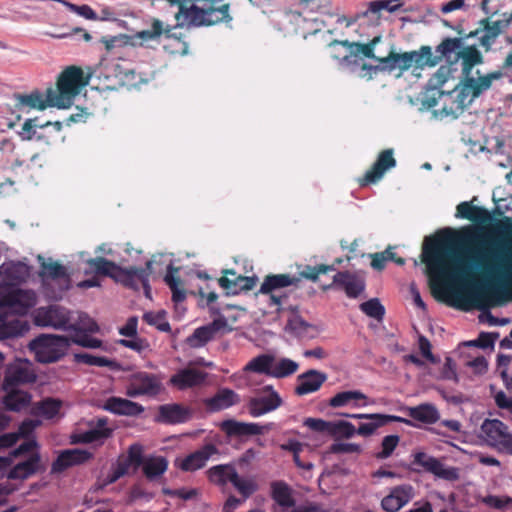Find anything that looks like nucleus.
I'll use <instances>...</instances> for the list:
<instances>
[{"label": "nucleus", "mask_w": 512, "mask_h": 512, "mask_svg": "<svg viewBox=\"0 0 512 512\" xmlns=\"http://www.w3.org/2000/svg\"><path fill=\"white\" fill-rule=\"evenodd\" d=\"M391 422H404L408 425L411 424L410 420L404 419L400 416L372 413L366 418V422L359 424L356 428V433L362 437L372 436L379 428Z\"/></svg>", "instance_id": "25"}, {"label": "nucleus", "mask_w": 512, "mask_h": 512, "mask_svg": "<svg viewBox=\"0 0 512 512\" xmlns=\"http://www.w3.org/2000/svg\"><path fill=\"white\" fill-rule=\"evenodd\" d=\"M112 429H90L78 435L77 439L73 442L79 443H93L99 440L107 439L112 435Z\"/></svg>", "instance_id": "56"}, {"label": "nucleus", "mask_w": 512, "mask_h": 512, "mask_svg": "<svg viewBox=\"0 0 512 512\" xmlns=\"http://www.w3.org/2000/svg\"><path fill=\"white\" fill-rule=\"evenodd\" d=\"M367 400V396L359 390L342 391L334 395L329 400V406L333 408L352 406L361 407L366 403L359 404L358 401Z\"/></svg>", "instance_id": "35"}, {"label": "nucleus", "mask_w": 512, "mask_h": 512, "mask_svg": "<svg viewBox=\"0 0 512 512\" xmlns=\"http://www.w3.org/2000/svg\"><path fill=\"white\" fill-rule=\"evenodd\" d=\"M93 457V454L83 449H67L60 452L53 461L51 471L53 473H62L70 467L86 463Z\"/></svg>", "instance_id": "23"}, {"label": "nucleus", "mask_w": 512, "mask_h": 512, "mask_svg": "<svg viewBox=\"0 0 512 512\" xmlns=\"http://www.w3.org/2000/svg\"><path fill=\"white\" fill-rule=\"evenodd\" d=\"M377 61L389 70L399 68L405 71L412 67V54L410 52L396 53L395 51H390L386 57L377 58Z\"/></svg>", "instance_id": "37"}, {"label": "nucleus", "mask_w": 512, "mask_h": 512, "mask_svg": "<svg viewBox=\"0 0 512 512\" xmlns=\"http://www.w3.org/2000/svg\"><path fill=\"white\" fill-rule=\"evenodd\" d=\"M455 31L459 34V37H446L444 38L435 48V55L438 64L445 60L450 65H454L460 61V53L464 48V40L468 39V34L463 33V29L458 26Z\"/></svg>", "instance_id": "15"}, {"label": "nucleus", "mask_w": 512, "mask_h": 512, "mask_svg": "<svg viewBox=\"0 0 512 512\" xmlns=\"http://www.w3.org/2000/svg\"><path fill=\"white\" fill-rule=\"evenodd\" d=\"M239 396L228 388L220 389L213 397L204 399L203 403L209 412H218L232 407L239 402Z\"/></svg>", "instance_id": "31"}, {"label": "nucleus", "mask_w": 512, "mask_h": 512, "mask_svg": "<svg viewBox=\"0 0 512 512\" xmlns=\"http://www.w3.org/2000/svg\"><path fill=\"white\" fill-rule=\"evenodd\" d=\"M381 41V35H373L372 38L367 43L361 42H350L349 40H333L330 42V46L335 49L338 46H343L347 49V54H345L342 59L346 64H356V57L362 55L365 58L374 59L377 61V58L374 54L375 46Z\"/></svg>", "instance_id": "12"}, {"label": "nucleus", "mask_w": 512, "mask_h": 512, "mask_svg": "<svg viewBox=\"0 0 512 512\" xmlns=\"http://www.w3.org/2000/svg\"><path fill=\"white\" fill-rule=\"evenodd\" d=\"M412 54V66L424 69L425 67H435L438 65L436 55L432 52L430 46H421L418 51H410Z\"/></svg>", "instance_id": "43"}, {"label": "nucleus", "mask_w": 512, "mask_h": 512, "mask_svg": "<svg viewBox=\"0 0 512 512\" xmlns=\"http://www.w3.org/2000/svg\"><path fill=\"white\" fill-rule=\"evenodd\" d=\"M36 303L33 291L15 287L0 289V308H8L13 312L24 315Z\"/></svg>", "instance_id": "11"}, {"label": "nucleus", "mask_w": 512, "mask_h": 512, "mask_svg": "<svg viewBox=\"0 0 512 512\" xmlns=\"http://www.w3.org/2000/svg\"><path fill=\"white\" fill-rule=\"evenodd\" d=\"M400 437L398 435H387L381 442V451L376 453L377 459H387L392 455L398 446Z\"/></svg>", "instance_id": "61"}, {"label": "nucleus", "mask_w": 512, "mask_h": 512, "mask_svg": "<svg viewBox=\"0 0 512 512\" xmlns=\"http://www.w3.org/2000/svg\"><path fill=\"white\" fill-rule=\"evenodd\" d=\"M300 278L291 276L289 274H269L264 278L262 282L259 293L264 295H270V299L275 305H280L282 303V296L274 295L273 293L282 288H286L289 286H296Z\"/></svg>", "instance_id": "17"}, {"label": "nucleus", "mask_w": 512, "mask_h": 512, "mask_svg": "<svg viewBox=\"0 0 512 512\" xmlns=\"http://www.w3.org/2000/svg\"><path fill=\"white\" fill-rule=\"evenodd\" d=\"M396 166V159L394 158V150L392 148L382 150L376 161L369 170L358 179L361 187L368 186L369 184L377 183L382 179L386 171Z\"/></svg>", "instance_id": "16"}, {"label": "nucleus", "mask_w": 512, "mask_h": 512, "mask_svg": "<svg viewBox=\"0 0 512 512\" xmlns=\"http://www.w3.org/2000/svg\"><path fill=\"white\" fill-rule=\"evenodd\" d=\"M24 266L20 263L0 266V289L15 287L24 280Z\"/></svg>", "instance_id": "33"}, {"label": "nucleus", "mask_w": 512, "mask_h": 512, "mask_svg": "<svg viewBox=\"0 0 512 512\" xmlns=\"http://www.w3.org/2000/svg\"><path fill=\"white\" fill-rule=\"evenodd\" d=\"M327 375L318 370H308L297 377V385L295 387V394L304 396L318 391L321 386L326 382Z\"/></svg>", "instance_id": "26"}, {"label": "nucleus", "mask_w": 512, "mask_h": 512, "mask_svg": "<svg viewBox=\"0 0 512 512\" xmlns=\"http://www.w3.org/2000/svg\"><path fill=\"white\" fill-rule=\"evenodd\" d=\"M498 337V332H481L476 340L468 342L467 345L482 349L493 348Z\"/></svg>", "instance_id": "63"}, {"label": "nucleus", "mask_w": 512, "mask_h": 512, "mask_svg": "<svg viewBox=\"0 0 512 512\" xmlns=\"http://www.w3.org/2000/svg\"><path fill=\"white\" fill-rule=\"evenodd\" d=\"M143 321L151 326H155L161 332H170L171 327L166 320V312L160 310L157 312L149 311L143 314Z\"/></svg>", "instance_id": "54"}, {"label": "nucleus", "mask_w": 512, "mask_h": 512, "mask_svg": "<svg viewBox=\"0 0 512 512\" xmlns=\"http://www.w3.org/2000/svg\"><path fill=\"white\" fill-rule=\"evenodd\" d=\"M36 323L64 331H70L71 328L69 312L60 306H50L48 309L40 310L36 316Z\"/></svg>", "instance_id": "19"}, {"label": "nucleus", "mask_w": 512, "mask_h": 512, "mask_svg": "<svg viewBox=\"0 0 512 512\" xmlns=\"http://www.w3.org/2000/svg\"><path fill=\"white\" fill-rule=\"evenodd\" d=\"M170 7H176L174 13L176 25H165L158 18L151 19L149 29L136 32L131 36L133 44L143 45L150 41L165 38L163 48L171 55L184 56L189 45L181 37L173 33V29L182 27H203L217 24H229L233 17L230 13V0H166Z\"/></svg>", "instance_id": "2"}, {"label": "nucleus", "mask_w": 512, "mask_h": 512, "mask_svg": "<svg viewBox=\"0 0 512 512\" xmlns=\"http://www.w3.org/2000/svg\"><path fill=\"white\" fill-rule=\"evenodd\" d=\"M493 0H482L481 9L487 15L486 18L479 21V27L469 32L468 37H478L479 45L489 52L495 44L497 38L504 33L512 24L511 12H505L501 19L492 20V17L498 14V9L489 6Z\"/></svg>", "instance_id": "5"}, {"label": "nucleus", "mask_w": 512, "mask_h": 512, "mask_svg": "<svg viewBox=\"0 0 512 512\" xmlns=\"http://www.w3.org/2000/svg\"><path fill=\"white\" fill-rule=\"evenodd\" d=\"M143 463V448L140 444H132L127 451V455L118 457L116 464L113 465L111 472L107 476V483L112 484L121 477L129 473L131 466L135 469Z\"/></svg>", "instance_id": "14"}, {"label": "nucleus", "mask_w": 512, "mask_h": 512, "mask_svg": "<svg viewBox=\"0 0 512 512\" xmlns=\"http://www.w3.org/2000/svg\"><path fill=\"white\" fill-rule=\"evenodd\" d=\"M346 26H351L355 23H359V26L368 25L371 27H377L380 25L381 14L380 12H371L370 3L365 11L358 13L354 18H345Z\"/></svg>", "instance_id": "48"}, {"label": "nucleus", "mask_w": 512, "mask_h": 512, "mask_svg": "<svg viewBox=\"0 0 512 512\" xmlns=\"http://www.w3.org/2000/svg\"><path fill=\"white\" fill-rule=\"evenodd\" d=\"M482 503L488 506L489 508L512 512V497L506 495H487L482 499Z\"/></svg>", "instance_id": "58"}, {"label": "nucleus", "mask_w": 512, "mask_h": 512, "mask_svg": "<svg viewBox=\"0 0 512 512\" xmlns=\"http://www.w3.org/2000/svg\"><path fill=\"white\" fill-rule=\"evenodd\" d=\"M232 473H237L232 464H219L208 469L207 477L209 481L218 486H225L232 481Z\"/></svg>", "instance_id": "39"}, {"label": "nucleus", "mask_w": 512, "mask_h": 512, "mask_svg": "<svg viewBox=\"0 0 512 512\" xmlns=\"http://www.w3.org/2000/svg\"><path fill=\"white\" fill-rule=\"evenodd\" d=\"M257 278L255 276L248 277L238 275L235 278L222 276L218 279V284L226 291L227 295H237L243 291H249L256 285Z\"/></svg>", "instance_id": "32"}, {"label": "nucleus", "mask_w": 512, "mask_h": 512, "mask_svg": "<svg viewBox=\"0 0 512 512\" xmlns=\"http://www.w3.org/2000/svg\"><path fill=\"white\" fill-rule=\"evenodd\" d=\"M411 471L413 472H427L434 475L436 478L446 481H456L459 479V469L456 467H448L439 459L425 453L417 452L413 455L411 462Z\"/></svg>", "instance_id": "7"}, {"label": "nucleus", "mask_w": 512, "mask_h": 512, "mask_svg": "<svg viewBox=\"0 0 512 512\" xmlns=\"http://www.w3.org/2000/svg\"><path fill=\"white\" fill-rule=\"evenodd\" d=\"M282 403L279 393L271 385H266L258 396L249 400L247 407L252 417H259L276 410Z\"/></svg>", "instance_id": "13"}, {"label": "nucleus", "mask_w": 512, "mask_h": 512, "mask_svg": "<svg viewBox=\"0 0 512 512\" xmlns=\"http://www.w3.org/2000/svg\"><path fill=\"white\" fill-rule=\"evenodd\" d=\"M193 416V410L182 404L172 403L161 405L156 417L157 422L163 424H182L190 421Z\"/></svg>", "instance_id": "20"}, {"label": "nucleus", "mask_w": 512, "mask_h": 512, "mask_svg": "<svg viewBox=\"0 0 512 512\" xmlns=\"http://www.w3.org/2000/svg\"><path fill=\"white\" fill-rule=\"evenodd\" d=\"M160 376L139 371L130 375L126 386V395L129 397L148 396L155 397L162 391Z\"/></svg>", "instance_id": "10"}, {"label": "nucleus", "mask_w": 512, "mask_h": 512, "mask_svg": "<svg viewBox=\"0 0 512 512\" xmlns=\"http://www.w3.org/2000/svg\"><path fill=\"white\" fill-rule=\"evenodd\" d=\"M334 265L320 264L317 266L307 265L302 271L299 272L301 278L316 282L320 274H325L329 271H334Z\"/></svg>", "instance_id": "60"}, {"label": "nucleus", "mask_w": 512, "mask_h": 512, "mask_svg": "<svg viewBox=\"0 0 512 512\" xmlns=\"http://www.w3.org/2000/svg\"><path fill=\"white\" fill-rule=\"evenodd\" d=\"M70 344L75 343L85 348H100L102 341L97 338H93L86 333H76L75 336L69 338Z\"/></svg>", "instance_id": "64"}, {"label": "nucleus", "mask_w": 512, "mask_h": 512, "mask_svg": "<svg viewBox=\"0 0 512 512\" xmlns=\"http://www.w3.org/2000/svg\"><path fill=\"white\" fill-rule=\"evenodd\" d=\"M333 286L342 288L349 298H357L365 289V281L358 275L349 271L337 272L330 285L324 286L323 289H329Z\"/></svg>", "instance_id": "21"}, {"label": "nucleus", "mask_w": 512, "mask_h": 512, "mask_svg": "<svg viewBox=\"0 0 512 512\" xmlns=\"http://www.w3.org/2000/svg\"><path fill=\"white\" fill-rule=\"evenodd\" d=\"M142 470L147 479L153 480L164 474L168 468V461L163 456H154L143 459Z\"/></svg>", "instance_id": "40"}, {"label": "nucleus", "mask_w": 512, "mask_h": 512, "mask_svg": "<svg viewBox=\"0 0 512 512\" xmlns=\"http://www.w3.org/2000/svg\"><path fill=\"white\" fill-rule=\"evenodd\" d=\"M62 407V401L55 398H45L34 404L31 413L50 420L56 417Z\"/></svg>", "instance_id": "38"}, {"label": "nucleus", "mask_w": 512, "mask_h": 512, "mask_svg": "<svg viewBox=\"0 0 512 512\" xmlns=\"http://www.w3.org/2000/svg\"><path fill=\"white\" fill-rule=\"evenodd\" d=\"M481 434L486 443L499 452L512 454V433L498 419H486L481 425Z\"/></svg>", "instance_id": "9"}, {"label": "nucleus", "mask_w": 512, "mask_h": 512, "mask_svg": "<svg viewBox=\"0 0 512 512\" xmlns=\"http://www.w3.org/2000/svg\"><path fill=\"white\" fill-rule=\"evenodd\" d=\"M74 358L76 362L89 366L108 367L111 370H117L119 368L117 361L103 356H96L89 353H76Z\"/></svg>", "instance_id": "47"}, {"label": "nucleus", "mask_w": 512, "mask_h": 512, "mask_svg": "<svg viewBox=\"0 0 512 512\" xmlns=\"http://www.w3.org/2000/svg\"><path fill=\"white\" fill-rule=\"evenodd\" d=\"M3 399L4 406L10 411L19 412L25 409L31 402V395L22 390L10 388Z\"/></svg>", "instance_id": "36"}, {"label": "nucleus", "mask_w": 512, "mask_h": 512, "mask_svg": "<svg viewBox=\"0 0 512 512\" xmlns=\"http://www.w3.org/2000/svg\"><path fill=\"white\" fill-rule=\"evenodd\" d=\"M355 434H357L356 428L351 422L345 420L330 422L329 435L334 438L349 439L353 437Z\"/></svg>", "instance_id": "50"}, {"label": "nucleus", "mask_w": 512, "mask_h": 512, "mask_svg": "<svg viewBox=\"0 0 512 512\" xmlns=\"http://www.w3.org/2000/svg\"><path fill=\"white\" fill-rule=\"evenodd\" d=\"M231 484L241 494L244 500L249 498L254 492L257 491V485L254 481L240 477L238 472L232 473Z\"/></svg>", "instance_id": "51"}, {"label": "nucleus", "mask_w": 512, "mask_h": 512, "mask_svg": "<svg viewBox=\"0 0 512 512\" xmlns=\"http://www.w3.org/2000/svg\"><path fill=\"white\" fill-rule=\"evenodd\" d=\"M178 271H179V268L174 267L172 264H170L167 267V272L164 277L165 283L168 285V287L172 291V300L175 303L182 302L186 298L185 290L181 287L182 281L178 276H176Z\"/></svg>", "instance_id": "41"}, {"label": "nucleus", "mask_w": 512, "mask_h": 512, "mask_svg": "<svg viewBox=\"0 0 512 512\" xmlns=\"http://www.w3.org/2000/svg\"><path fill=\"white\" fill-rule=\"evenodd\" d=\"M227 321L224 317L214 319L211 323L198 327L187 338V344L192 348H200L211 341L217 332L225 328Z\"/></svg>", "instance_id": "24"}, {"label": "nucleus", "mask_w": 512, "mask_h": 512, "mask_svg": "<svg viewBox=\"0 0 512 512\" xmlns=\"http://www.w3.org/2000/svg\"><path fill=\"white\" fill-rule=\"evenodd\" d=\"M298 368V363L291 359L282 358L279 361L274 359L271 377L285 378L296 373Z\"/></svg>", "instance_id": "49"}, {"label": "nucleus", "mask_w": 512, "mask_h": 512, "mask_svg": "<svg viewBox=\"0 0 512 512\" xmlns=\"http://www.w3.org/2000/svg\"><path fill=\"white\" fill-rule=\"evenodd\" d=\"M274 356L270 354H261L251 359L245 366L247 372L265 374L271 377Z\"/></svg>", "instance_id": "44"}, {"label": "nucleus", "mask_w": 512, "mask_h": 512, "mask_svg": "<svg viewBox=\"0 0 512 512\" xmlns=\"http://www.w3.org/2000/svg\"><path fill=\"white\" fill-rule=\"evenodd\" d=\"M267 427L257 423H245L228 419L220 424V429L229 437L261 435Z\"/></svg>", "instance_id": "27"}, {"label": "nucleus", "mask_w": 512, "mask_h": 512, "mask_svg": "<svg viewBox=\"0 0 512 512\" xmlns=\"http://www.w3.org/2000/svg\"><path fill=\"white\" fill-rule=\"evenodd\" d=\"M70 339L66 336L43 334L33 339L30 350L35 354L39 363H54L66 355Z\"/></svg>", "instance_id": "6"}, {"label": "nucleus", "mask_w": 512, "mask_h": 512, "mask_svg": "<svg viewBox=\"0 0 512 512\" xmlns=\"http://www.w3.org/2000/svg\"><path fill=\"white\" fill-rule=\"evenodd\" d=\"M103 407L113 414L129 417H135L144 412V407L141 404L115 396L109 397Z\"/></svg>", "instance_id": "29"}, {"label": "nucleus", "mask_w": 512, "mask_h": 512, "mask_svg": "<svg viewBox=\"0 0 512 512\" xmlns=\"http://www.w3.org/2000/svg\"><path fill=\"white\" fill-rule=\"evenodd\" d=\"M360 310L367 316L381 321L385 315V308L378 298H372L360 304Z\"/></svg>", "instance_id": "55"}, {"label": "nucleus", "mask_w": 512, "mask_h": 512, "mask_svg": "<svg viewBox=\"0 0 512 512\" xmlns=\"http://www.w3.org/2000/svg\"><path fill=\"white\" fill-rule=\"evenodd\" d=\"M152 266L153 262L151 260L146 262L145 267L131 266L129 268H122L118 266L113 280L135 291L139 290L140 286H142L145 296L150 298L151 287L149 278L152 273Z\"/></svg>", "instance_id": "8"}, {"label": "nucleus", "mask_w": 512, "mask_h": 512, "mask_svg": "<svg viewBox=\"0 0 512 512\" xmlns=\"http://www.w3.org/2000/svg\"><path fill=\"white\" fill-rule=\"evenodd\" d=\"M208 373L196 368L187 367L180 369L171 376L169 384L178 390H186L201 386L205 383Z\"/></svg>", "instance_id": "22"}, {"label": "nucleus", "mask_w": 512, "mask_h": 512, "mask_svg": "<svg viewBox=\"0 0 512 512\" xmlns=\"http://www.w3.org/2000/svg\"><path fill=\"white\" fill-rule=\"evenodd\" d=\"M86 264L90 267L91 271L98 275L107 276L114 279L116 270L119 265L115 262L110 261L104 257L90 258L86 261Z\"/></svg>", "instance_id": "45"}, {"label": "nucleus", "mask_w": 512, "mask_h": 512, "mask_svg": "<svg viewBox=\"0 0 512 512\" xmlns=\"http://www.w3.org/2000/svg\"><path fill=\"white\" fill-rule=\"evenodd\" d=\"M218 453L213 444H206L202 448L186 456L180 463L179 468L183 471H196L203 468L211 456Z\"/></svg>", "instance_id": "28"}, {"label": "nucleus", "mask_w": 512, "mask_h": 512, "mask_svg": "<svg viewBox=\"0 0 512 512\" xmlns=\"http://www.w3.org/2000/svg\"><path fill=\"white\" fill-rule=\"evenodd\" d=\"M422 261L431 278L432 295L442 300L443 280L463 285V281L472 275L473 268L492 275L500 268L502 255L496 245L477 236H463V230L446 229L429 239L422 250Z\"/></svg>", "instance_id": "1"}, {"label": "nucleus", "mask_w": 512, "mask_h": 512, "mask_svg": "<svg viewBox=\"0 0 512 512\" xmlns=\"http://www.w3.org/2000/svg\"><path fill=\"white\" fill-rule=\"evenodd\" d=\"M36 375L26 365H12L6 370L3 381V389L9 390L21 384L33 383Z\"/></svg>", "instance_id": "30"}, {"label": "nucleus", "mask_w": 512, "mask_h": 512, "mask_svg": "<svg viewBox=\"0 0 512 512\" xmlns=\"http://www.w3.org/2000/svg\"><path fill=\"white\" fill-rule=\"evenodd\" d=\"M390 493L401 507L410 502L415 496L414 487L410 484H402L394 487Z\"/></svg>", "instance_id": "59"}, {"label": "nucleus", "mask_w": 512, "mask_h": 512, "mask_svg": "<svg viewBox=\"0 0 512 512\" xmlns=\"http://www.w3.org/2000/svg\"><path fill=\"white\" fill-rule=\"evenodd\" d=\"M70 327V330L76 333H95L99 330L97 323L85 313L79 314L78 321L70 324Z\"/></svg>", "instance_id": "57"}, {"label": "nucleus", "mask_w": 512, "mask_h": 512, "mask_svg": "<svg viewBox=\"0 0 512 512\" xmlns=\"http://www.w3.org/2000/svg\"><path fill=\"white\" fill-rule=\"evenodd\" d=\"M151 78L152 74L137 72L134 69L124 71L121 77L128 88H139L142 84L148 83Z\"/></svg>", "instance_id": "52"}, {"label": "nucleus", "mask_w": 512, "mask_h": 512, "mask_svg": "<svg viewBox=\"0 0 512 512\" xmlns=\"http://www.w3.org/2000/svg\"><path fill=\"white\" fill-rule=\"evenodd\" d=\"M50 96L49 88L46 90V96H43L39 92H34L29 95H21L20 102L23 105L29 106L31 108H37L39 110H44L46 107H52L50 105Z\"/></svg>", "instance_id": "53"}, {"label": "nucleus", "mask_w": 512, "mask_h": 512, "mask_svg": "<svg viewBox=\"0 0 512 512\" xmlns=\"http://www.w3.org/2000/svg\"><path fill=\"white\" fill-rule=\"evenodd\" d=\"M474 201H477L476 196L471 201L459 203L456 207L455 217L466 219L479 225H491L495 220L493 215L486 208L473 205Z\"/></svg>", "instance_id": "18"}, {"label": "nucleus", "mask_w": 512, "mask_h": 512, "mask_svg": "<svg viewBox=\"0 0 512 512\" xmlns=\"http://www.w3.org/2000/svg\"><path fill=\"white\" fill-rule=\"evenodd\" d=\"M460 60L463 75L461 87L443 97L442 113L453 118L458 117L475 98L490 89L494 80L502 77L498 71L477 78L472 76V69L484 62L482 53L475 45L464 46Z\"/></svg>", "instance_id": "3"}, {"label": "nucleus", "mask_w": 512, "mask_h": 512, "mask_svg": "<svg viewBox=\"0 0 512 512\" xmlns=\"http://www.w3.org/2000/svg\"><path fill=\"white\" fill-rule=\"evenodd\" d=\"M40 466V456L38 453L32 454L28 459L16 464L8 472L9 479H27L35 474Z\"/></svg>", "instance_id": "34"}, {"label": "nucleus", "mask_w": 512, "mask_h": 512, "mask_svg": "<svg viewBox=\"0 0 512 512\" xmlns=\"http://www.w3.org/2000/svg\"><path fill=\"white\" fill-rule=\"evenodd\" d=\"M90 75L85 76L81 67L71 65L58 76L56 89L49 88L50 105L60 109L69 108L81 89L88 85Z\"/></svg>", "instance_id": "4"}, {"label": "nucleus", "mask_w": 512, "mask_h": 512, "mask_svg": "<svg viewBox=\"0 0 512 512\" xmlns=\"http://www.w3.org/2000/svg\"><path fill=\"white\" fill-rule=\"evenodd\" d=\"M272 498L274 501L282 507H292L295 505V500L292 497L291 489L283 481L273 482Z\"/></svg>", "instance_id": "46"}, {"label": "nucleus", "mask_w": 512, "mask_h": 512, "mask_svg": "<svg viewBox=\"0 0 512 512\" xmlns=\"http://www.w3.org/2000/svg\"><path fill=\"white\" fill-rule=\"evenodd\" d=\"M409 416L419 422L425 424H434L439 418V412L435 406L431 404H421L409 409Z\"/></svg>", "instance_id": "42"}, {"label": "nucleus", "mask_w": 512, "mask_h": 512, "mask_svg": "<svg viewBox=\"0 0 512 512\" xmlns=\"http://www.w3.org/2000/svg\"><path fill=\"white\" fill-rule=\"evenodd\" d=\"M42 269H43V275L53 279V280H56V279H61V278H65L66 280H69V276L67 274V270L65 268V266H63L62 264L58 263V262H44L42 264Z\"/></svg>", "instance_id": "62"}]
</instances>
